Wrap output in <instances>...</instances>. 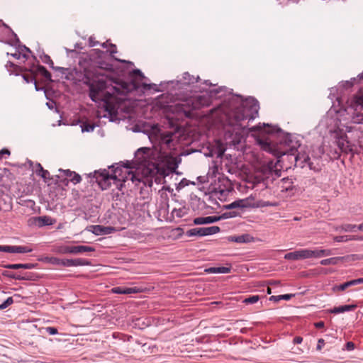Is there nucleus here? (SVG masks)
Returning <instances> with one entry per match:
<instances>
[{
  "label": "nucleus",
  "mask_w": 363,
  "mask_h": 363,
  "mask_svg": "<svg viewBox=\"0 0 363 363\" xmlns=\"http://www.w3.org/2000/svg\"><path fill=\"white\" fill-rule=\"evenodd\" d=\"M112 79L108 76L99 73L89 84V96L93 101H101L106 111L113 112L126 99L128 93L136 90L139 85L133 79L130 82H114L115 85L107 89Z\"/></svg>",
  "instance_id": "1"
},
{
  "label": "nucleus",
  "mask_w": 363,
  "mask_h": 363,
  "mask_svg": "<svg viewBox=\"0 0 363 363\" xmlns=\"http://www.w3.org/2000/svg\"><path fill=\"white\" fill-rule=\"evenodd\" d=\"M173 133L167 131L162 133L160 139V149L155 147H140L135 153L137 162L145 167L149 174L157 172L160 165L168 162L173 157L172 150L175 149Z\"/></svg>",
  "instance_id": "2"
},
{
  "label": "nucleus",
  "mask_w": 363,
  "mask_h": 363,
  "mask_svg": "<svg viewBox=\"0 0 363 363\" xmlns=\"http://www.w3.org/2000/svg\"><path fill=\"white\" fill-rule=\"evenodd\" d=\"M112 172V174H109L104 169L96 177L98 184L102 189H107L113 184L118 190H121L123 184L128 181L135 184L140 182L139 175L130 166L117 167Z\"/></svg>",
  "instance_id": "3"
},
{
  "label": "nucleus",
  "mask_w": 363,
  "mask_h": 363,
  "mask_svg": "<svg viewBox=\"0 0 363 363\" xmlns=\"http://www.w3.org/2000/svg\"><path fill=\"white\" fill-rule=\"evenodd\" d=\"M258 101L254 99L246 101L242 106L238 107L229 115V125L235 127L236 130L235 138L233 140V143L240 142V131L245 128L242 121L245 120H252L255 115L258 114L259 110Z\"/></svg>",
  "instance_id": "4"
},
{
  "label": "nucleus",
  "mask_w": 363,
  "mask_h": 363,
  "mask_svg": "<svg viewBox=\"0 0 363 363\" xmlns=\"http://www.w3.org/2000/svg\"><path fill=\"white\" fill-rule=\"evenodd\" d=\"M259 143L263 150L272 153L274 155L277 156V157H280L281 156L284 155H291L296 156L295 157L296 160L303 159V161H305V162H306V159L308 158V157H306L303 155L302 157H301L299 153L296 154V152L298 151L297 150L298 142H296L295 145L288 144L289 147H286L285 149H283L281 147H275V146L272 143L271 140L269 138H267L265 140H259Z\"/></svg>",
  "instance_id": "5"
},
{
  "label": "nucleus",
  "mask_w": 363,
  "mask_h": 363,
  "mask_svg": "<svg viewBox=\"0 0 363 363\" xmlns=\"http://www.w3.org/2000/svg\"><path fill=\"white\" fill-rule=\"evenodd\" d=\"M335 143L341 152L348 153L352 151L353 145L348 140L347 135L342 130H335L334 132Z\"/></svg>",
  "instance_id": "6"
},
{
  "label": "nucleus",
  "mask_w": 363,
  "mask_h": 363,
  "mask_svg": "<svg viewBox=\"0 0 363 363\" xmlns=\"http://www.w3.org/2000/svg\"><path fill=\"white\" fill-rule=\"evenodd\" d=\"M94 248L87 245H63L59 247L57 252L60 254H83L94 252Z\"/></svg>",
  "instance_id": "7"
},
{
  "label": "nucleus",
  "mask_w": 363,
  "mask_h": 363,
  "mask_svg": "<svg viewBox=\"0 0 363 363\" xmlns=\"http://www.w3.org/2000/svg\"><path fill=\"white\" fill-rule=\"evenodd\" d=\"M220 232L218 226H211L203 228H195L186 231V235L188 237L198 236L203 237L206 235H213Z\"/></svg>",
  "instance_id": "8"
},
{
  "label": "nucleus",
  "mask_w": 363,
  "mask_h": 363,
  "mask_svg": "<svg viewBox=\"0 0 363 363\" xmlns=\"http://www.w3.org/2000/svg\"><path fill=\"white\" fill-rule=\"evenodd\" d=\"M348 106L354 111H361L363 110V93L362 91L354 94L347 100Z\"/></svg>",
  "instance_id": "9"
},
{
  "label": "nucleus",
  "mask_w": 363,
  "mask_h": 363,
  "mask_svg": "<svg viewBox=\"0 0 363 363\" xmlns=\"http://www.w3.org/2000/svg\"><path fill=\"white\" fill-rule=\"evenodd\" d=\"M284 258L288 260H299L308 259V249H302L286 253Z\"/></svg>",
  "instance_id": "10"
},
{
  "label": "nucleus",
  "mask_w": 363,
  "mask_h": 363,
  "mask_svg": "<svg viewBox=\"0 0 363 363\" xmlns=\"http://www.w3.org/2000/svg\"><path fill=\"white\" fill-rule=\"evenodd\" d=\"M89 262L84 259H61L60 266L63 267H77L88 265Z\"/></svg>",
  "instance_id": "11"
},
{
  "label": "nucleus",
  "mask_w": 363,
  "mask_h": 363,
  "mask_svg": "<svg viewBox=\"0 0 363 363\" xmlns=\"http://www.w3.org/2000/svg\"><path fill=\"white\" fill-rule=\"evenodd\" d=\"M112 291L117 294H138L142 291L138 287H124V286H116L112 289Z\"/></svg>",
  "instance_id": "12"
},
{
  "label": "nucleus",
  "mask_w": 363,
  "mask_h": 363,
  "mask_svg": "<svg viewBox=\"0 0 363 363\" xmlns=\"http://www.w3.org/2000/svg\"><path fill=\"white\" fill-rule=\"evenodd\" d=\"M32 249L26 246L5 245L4 252L9 253H26L30 252Z\"/></svg>",
  "instance_id": "13"
},
{
  "label": "nucleus",
  "mask_w": 363,
  "mask_h": 363,
  "mask_svg": "<svg viewBox=\"0 0 363 363\" xmlns=\"http://www.w3.org/2000/svg\"><path fill=\"white\" fill-rule=\"evenodd\" d=\"M32 74L35 73H40L46 79L51 80V74L46 69V68L42 65H38L37 66H33L28 69Z\"/></svg>",
  "instance_id": "14"
},
{
  "label": "nucleus",
  "mask_w": 363,
  "mask_h": 363,
  "mask_svg": "<svg viewBox=\"0 0 363 363\" xmlns=\"http://www.w3.org/2000/svg\"><path fill=\"white\" fill-rule=\"evenodd\" d=\"M32 74L35 73H40L46 79L51 80V74L46 69V68L42 65H38L37 66H33L28 69Z\"/></svg>",
  "instance_id": "15"
},
{
  "label": "nucleus",
  "mask_w": 363,
  "mask_h": 363,
  "mask_svg": "<svg viewBox=\"0 0 363 363\" xmlns=\"http://www.w3.org/2000/svg\"><path fill=\"white\" fill-rule=\"evenodd\" d=\"M59 172H62L66 177L69 178L70 181L74 184L79 183L82 180L81 176L75 172H72L69 169L64 170L62 169H60Z\"/></svg>",
  "instance_id": "16"
},
{
  "label": "nucleus",
  "mask_w": 363,
  "mask_h": 363,
  "mask_svg": "<svg viewBox=\"0 0 363 363\" xmlns=\"http://www.w3.org/2000/svg\"><path fill=\"white\" fill-rule=\"evenodd\" d=\"M35 224L39 227L45 225H52L55 223V220L50 216H39L35 218Z\"/></svg>",
  "instance_id": "17"
},
{
  "label": "nucleus",
  "mask_w": 363,
  "mask_h": 363,
  "mask_svg": "<svg viewBox=\"0 0 363 363\" xmlns=\"http://www.w3.org/2000/svg\"><path fill=\"white\" fill-rule=\"evenodd\" d=\"M357 308V305H344L337 307H334L328 311L330 313H341L347 311H354Z\"/></svg>",
  "instance_id": "18"
},
{
  "label": "nucleus",
  "mask_w": 363,
  "mask_h": 363,
  "mask_svg": "<svg viewBox=\"0 0 363 363\" xmlns=\"http://www.w3.org/2000/svg\"><path fill=\"white\" fill-rule=\"evenodd\" d=\"M192 101V106L194 109L199 108L201 106H207V99L205 96H198L196 97H194L191 99Z\"/></svg>",
  "instance_id": "19"
},
{
  "label": "nucleus",
  "mask_w": 363,
  "mask_h": 363,
  "mask_svg": "<svg viewBox=\"0 0 363 363\" xmlns=\"http://www.w3.org/2000/svg\"><path fill=\"white\" fill-rule=\"evenodd\" d=\"M248 206H249V204L247 202V199H241V200L235 201L234 202L228 204V206H226V208H228V209H233V208H247Z\"/></svg>",
  "instance_id": "20"
},
{
  "label": "nucleus",
  "mask_w": 363,
  "mask_h": 363,
  "mask_svg": "<svg viewBox=\"0 0 363 363\" xmlns=\"http://www.w3.org/2000/svg\"><path fill=\"white\" fill-rule=\"evenodd\" d=\"M34 265L33 264H9L5 265L4 267L9 269H33Z\"/></svg>",
  "instance_id": "21"
},
{
  "label": "nucleus",
  "mask_w": 363,
  "mask_h": 363,
  "mask_svg": "<svg viewBox=\"0 0 363 363\" xmlns=\"http://www.w3.org/2000/svg\"><path fill=\"white\" fill-rule=\"evenodd\" d=\"M345 259L344 257H331L328 259H322L320 261L321 265H335L337 264L340 261H342Z\"/></svg>",
  "instance_id": "22"
},
{
  "label": "nucleus",
  "mask_w": 363,
  "mask_h": 363,
  "mask_svg": "<svg viewBox=\"0 0 363 363\" xmlns=\"http://www.w3.org/2000/svg\"><path fill=\"white\" fill-rule=\"evenodd\" d=\"M94 230L93 233L97 235H106L111 233V228L104 227L101 225H94L93 226Z\"/></svg>",
  "instance_id": "23"
},
{
  "label": "nucleus",
  "mask_w": 363,
  "mask_h": 363,
  "mask_svg": "<svg viewBox=\"0 0 363 363\" xmlns=\"http://www.w3.org/2000/svg\"><path fill=\"white\" fill-rule=\"evenodd\" d=\"M35 173L40 176L44 179H48L50 176V173L48 170L43 169L42 165L40 163L36 164Z\"/></svg>",
  "instance_id": "24"
},
{
  "label": "nucleus",
  "mask_w": 363,
  "mask_h": 363,
  "mask_svg": "<svg viewBox=\"0 0 363 363\" xmlns=\"http://www.w3.org/2000/svg\"><path fill=\"white\" fill-rule=\"evenodd\" d=\"M184 83L186 84H194L198 82L199 77L191 75L189 72H184L182 76Z\"/></svg>",
  "instance_id": "25"
},
{
  "label": "nucleus",
  "mask_w": 363,
  "mask_h": 363,
  "mask_svg": "<svg viewBox=\"0 0 363 363\" xmlns=\"http://www.w3.org/2000/svg\"><path fill=\"white\" fill-rule=\"evenodd\" d=\"M351 121L353 123L363 124V113H360V111H354Z\"/></svg>",
  "instance_id": "26"
},
{
  "label": "nucleus",
  "mask_w": 363,
  "mask_h": 363,
  "mask_svg": "<svg viewBox=\"0 0 363 363\" xmlns=\"http://www.w3.org/2000/svg\"><path fill=\"white\" fill-rule=\"evenodd\" d=\"M24 50L26 52L21 53L20 52H16L15 53L12 54L11 55L18 60H23V61L27 60L29 57V53H30V50L24 46Z\"/></svg>",
  "instance_id": "27"
},
{
  "label": "nucleus",
  "mask_w": 363,
  "mask_h": 363,
  "mask_svg": "<svg viewBox=\"0 0 363 363\" xmlns=\"http://www.w3.org/2000/svg\"><path fill=\"white\" fill-rule=\"evenodd\" d=\"M358 238L355 235H341V236H335L333 240L335 242H347L350 240H357Z\"/></svg>",
  "instance_id": "28"
},
{
  "label": "nucleus",
  "mask_w": 363,
  "mask_h": 363,
  "mask_svg": "<svg viewBox=\"0 0 363 363\" xmlns=\"http://www.w3.org/2000/svg\"><path fill=\"white\" fill-rule=\"evenodd\" d=\"M355 285H356L355 279H353V280L347 281L345 283H343V284H340L339 286H335L334 289L335 290H338V291H345L348 287H350V286H355Z\"/></svg>",
  "instance_id": "29"
},
{
  "label": "nucleus",
  "mask_w": 363,
  "mask_h": 363,
  "mask_svg": "<svg viewBox=\"0 0 363 363\" xmlns=\"http://www.w3.org/2000/svg\"><path fill=\"white\" fill-rule=\"evenodd\" d=\"M274 165L273 162L269 161L267 162V164H262L260 167V172L263 173L264 174H268L269 173L272 172L273 169Z\"/></svg>",
  "instance_id": "30"
},
{
  "label": "nucleus",
  "mask_w": 363,
  "mask_h": 363,
  "mask_svg": "<svg viewBox=\"0 0 363 363\" xmlns=\"http://www.w3.org/2000/svg\"><path fill=\"white\" fill-rule=\"evenodd\" d=\"M212 220H211L210 216L207 217H198L194 218V223L195 225H203L207 223H211Z\"/></svg>",
  "instance_id": "31"
},
{
  "label": "nucleus",
  "mask_w": 363,
  "mask_h": 363,
  "mask_svg": "<svg viewBox=\"0 0 363 363\" xmlns=\"http://www.w3.org/2000/svg\"><path fill=\"white\" fill-rule=\"evenodd\" d=\"M323 252L322 249L321 250L316 249L314 250L308 249V259L312 258V257L319 258V257H323V252Z\"/></svg>",
  "instance_id": "32"
},
{
  "label": "nucleus",
  "mask_w": 363,
  "mask_h": 363,
  "mask_svg": "<svg viewBox=\"0 0 363 363\" xmlns=\"http://www.w3.org/2000/svg\"><path fill=\"white\" fill-rule=\"evenodd\" d=\"M357 226L358 225H356L345 224L336 228V230H342L345 232L354 231L355 229L357 228Z\"/></svg>",
  "instance_id": "33"
},
{
  "label": "nucleus",
  "mask_w": 363,
  "mask_h": 363,
  "mask_svg": "<svg viewBox=\"0 0 363 363\" xmlns=\"http://www.w3.org/2000/svg\"><path fill=\"white\" fill-rule=\"evenodd\" d=\"M44 261L53 265L60 266L61 259L55 257H46L44 258Z\"/></svg>",
  "instance_id": "34"
},
{
  "label": "nucleus",
  "mask_w": 363,
  "mask_h": 363,
  "mask_svg": "<svg viewBox=\"0 0 363 363\" xmlns=\"http://www.w3.org/2000/svg\"><path fill=\"white\" fill-rule=\"evenodd\" d=\"M259 299V296L257 295L251 296L248 298H245L243 302L247 304H252L257 303Z\"/></svg>",
  "instance_id": "35"
},
{
  "label": "nucleus",
  "mask_w": 363,
  "mask_h": 363,
  "mask_svg": "<svg viewBox=\"0 0 363 363\" xmlns=\"http://www.w3.org/2000/svg\"><path fill=\"white\" fill-rule=\"evenodd\" d=\"M278 203L277 202L263 201H260L256 204V207H264V206H277Z\"/></svg>",
  "instance_id": "36"
},
{
  "label": "nucleus",
  "mask_w": 363,
  "mask_h": 363,
  "mask_svg": "<svg viewBox=\"0 0 363 363\" xmlns=\"http://www.w3.org/2000/svg\"><path fill=\"white\" fill-rule=\"evenodd\" d=\"M81 127L82 132H91L94 129V125L88 123H84Z\"/></svg>",
  "instance_id": "37"
},
{
  "label": "nucleus",
  "mask_w": 363,
  "mask_h": 363,
  "mask_svg": "<svg viewBox=\"0 0 363 363\" xmlns=\"http://www.w3.org/2000/svg\"><path fill=\"white\" fill-rule=\"evenodd\" d=\"M131 77L132 78H139L140 79H143V78H145V76L143 75V74L142 73V72L140 70V69H134L131 74Z\"/></svg>",
  "instance_id": "38"
},
{
  "label": "nucleus",
  "mask_w": 363,
  "mask_h": 363,
  "mask_svg": "<svg viewBox=\"0 0 363 363\" xmlns=\"http://www.w3.org/2000/svg\"><path fill=\"white\" fill-rule=\"evenodd\" d=\"M13 303V300L12 297H9L6 301L3 303H0V309H4L11 305Z\"/></svg>",
  "instance_id": "39"
},
{
  "label": "nucleus",
  "mask_w": 363,
  "mask_h": 363,
  "mask_svg": "<svg viewBox=\"0 0 363 363\" xmlns=\"http://www.w3.org/2000/svg\"><path fill=\"white\" fill-rule=\"evenodd\" d=\"M230 272V268L227 267H217V273L219 274H227Z\"/></svg>",
  "instance_id": "40"
},
{
  "label": "nucleus",
  "mask_w": 363,
  "mask_h": 363,
  "mask_svg": "<svg viewBox=\"0 0 363 363\" xmlns=\"http://www.w3.org/2000/svg\"><path fill=\"white\" fill-rule=\"evenodd\" d=\"M45 330L50 335H55L58 333L57 329L54 327H47Z\"/></svg>",
  "instance_id": "41"
},
{
  "label": "nucleus",
  "mask_w": 363,
  "mask_h": 363,
  "mask_svg": "<svg viewBox=\"0 0 363 363\" xmlns=\"http://www.w3.org/2000/svg\"><path fill=\"white\" fill-rule=\"evenodd\" d=\"M23 79L27 83L34 82L36 84L35 77L33 75L24 74Z\"/></svg>",
  "instance_id": "42"
},
{
  "label": "nucleus",
  "mask_w": 363,
  "mask_h": 363,
  "mask_svg": "<svg viewBox=\"0 0 363 363\" xmlns=\"http://www.w3.org/2000/svg\"><path fill=\"white\" fill-rule=\"evenodd\" d=\"M43 62L46 64H48L51 67H53V62L50 56L45 55Z\"/></svg>",
  "instance_id": "43"
},
{
  "label": "nucleus",
  "mask_w": 363,
  "mask_h": 363,
  "mask_svg": "<svg viewBox=\"0 0 363 363\" xmlns=\"http://www.w3.org/2000/svg\"><path fill=\"white\" fill-rule=\"evenodd\" d=\"M279 296H280V300L283 299V300L289 301L292 297L294 296V294H284V295H279Z\"/></svg>",
  "instance_id": "44"
},
{
  "label": "nucleus",
  "mask_w": 363,
  "mask_h": 363,
  "mask_svg": "<svg viewBox=\"0 0 363 363\" xmlns=\"http://www.w3.org/2000/svg\"><path fill=\"white\" fill-rule=\"evenodd\" d=\"M11 154L10 151L8 149H3L0 151V160L3 157L4 155H6L7 156H9Z\"/></svg>",
  "instance_id": "45"
},
{
  "label": "nucleus",
  "mask_w": 363,
  "mask_h": 363,
  "mask_svg": "<svg viewBox=\"0 0 363 363\" xmlns=\"http://www.w3.org/2000/svg\"><path fill=\"white\" fill-rule=\"evenodd\" d=\"M324 345H325L324 340L319 339L318 341V345H317V350H320L322 349V347L324 346Z\"/></svg>",
  "instance_id": "46"
},
{
  "label": "nucleus",
  "mask_w": 363,
  "mask_h": 363,
  "mask_svg": "<svg viewBox=\"0 0 363 363\" xmlns=\"http://www.w3.org/2000/svg\"><path fill=\"white\" fill-rule=\"evenodd\" d=\"M232 240L235 241L236 242H245L244 236L234 237V238H232Z\"/></svg>",
  "instance_id": "47"
},
{
  "label": "nucleus",
  "mask_w": 363,
  "mask_h": 363,
  "mask_svg": "<svg viewBox=\"0 0 363 363\" xmlns=\"http://www.w3.org/2000/svg\"><path fill=\"white\" fill-rule=\"evenodd\" d=\"M16 66L11 62H8L6 65V67L9 72H12L11 68H15Z\"/></svg>",
  "instance_id": "48"
},
{
  "label": "nucleus",
  "mask_w": 363,
  "mask_h": 363,
  "mask_svg": "<svg viewBox=\"0 0 363 363\" xmlns=\"http://www.w3.org/2000/svg\"><path fill=\"white\" fill-rule=\"evenodd\" d=\"M303 341V338L300 336H296L294 339V344H301Z\"/></svg>",
  "instance_id": "49"
},
{
  "label": "nucleus",
  "mask_w": 363,
  "mask_h": 363,
  "mask_svg": "<svg viewBox=\"0 0 363 363\" xmlns=\"http://www.w3.org/2000/svg\"><path fill=\"white\" fill-rule=\"evenodd\" d=\"M322 252H323V257L330 256L333 254L332 250H323Z\"/></svg>",
  "instance_id": "50"
},
{
  "label": "nucleus",
  "mask_w": 363,
  "mask_h": 363,
  "mask_svg": "<svg viewBox=\"0 0 363 363\" xmlns=\"http://www.w3.org/2000/svg\"><path fill=\"white\" fill-rule=\"evenodd\" d=\"M346 346H347V349L348 350H352L354 349V345L352 342H348L347 344H346Z\"/></svg>",
  "instance_id": "51"
},
{
  "label": "nucleus",
  "mask_w": 363,
  "mask_h": 363,
  "mask_svg": "<svg viewBox=\"0 0 363 363\" xmlns=\"http://www.w3.org/2000/svg\"><path fill=\"white\" fill-rule=\"evenodd\" d=\"M206 272L208 273H217V267H210L206 269Z\"/></svg>",
  "instance_id": "52"
},
{
  "label": "nucleus",
  "mask_w": 363,
  "mask_h": 363,
  "mask_svg": "<svg viewBox=\"0 0 363 363\" xmlns=\"http://www.w3.org/2000/svg\"><path fill=\"white\" fill-rule=\"evenodd\" d=\"M315 327L316 328H322L324 327V323L323 321H319L315 323Z\"/></svg>",
  "instance_id": "53"
},
{
  "label": "nucleus",
  "mask_w": 363,
  "mask_h": 363,
  "mask_svg": "<svg viewBox=\"0 0 363 363\" xmlns=\"http://www.w3.org/2000/svg\"><path fill=\"white\" fill-rule=\"evenodd\" d=\"M269 300L274 301H280V296H272L269 298Z\"/></svg>",
  "instance_id": "54"
},
{
  "label": "nucleus",
  "mask_w": 363,
  "mask_h": 363,
  "mask_svg": "<svg viewBox=\"0 0 363 363\" xmlns=\"http://www.w3.org/2000/svg\"><path fill=\"white\" fill-rule=\"evenodd\" d=\"M110 52L111 54L116 52V46L115 45H113V44L111 45Z\"/></svg>",
  "instance_id": "55"
},
{
  "label": "nucleus",
  "mask_w": 363,
  "mask_h": 363,
  "mask_svg": "<svg viewBox=\"0 0 363 363\" xmlns=\"http://www.w3.org/2000/svg\"><path fill=\"white\" fill-rule=\"evenodd\" d=\"M356 285L363 284V277L355 279Z\"/></svg>",
  "instance_id": "56"
},
{
  "label": "nucleus",
  "mask_w": 363,
  "mask_h": 363,
  "mask_svg": "<svg viewBox=\"0 0 363 363\" xmlns=\"http://www.w3.org/2000/svg\"><path fill=\"white\" fill-rule=\"evenodd\" d=\"M210 217H211V220H212L211 223H214L220 219L219 217H216V216H210Z\"/></svg>",
  "instance_id": "57"
},
{
  "label": "nucleus",
  "mask_w": 363,
  "mask_h": 363,
  "mask_svg": "<svg viewBox=\"0 0 363 363\" xmlns=\"http://www.w3.org/2000/svg\"><path fill=\"white\" fill-rule=\"evenodd\" d=\"M234 215H232L231 213H225L223 214V217L228 218V217H233Z\"/></svg>",
  "instance_id": "58"
},
{
  "label": "nucleus",
  "mask_w": 363,
  "mask_h": 363,
  "mask_svg": "<svg viewBox=\"0 0 363 363\" xmlns=\"http://www.w3.org/2000/svg\"><path fill=\"white\" fill-rule=\"evenodd\" d=\"M357 229H358V230H359L363 231V223H362V224L359 225L357 226Z\"/></svg>",
  "instance_id": "59"
},
{
  "label": "nucleus",
  "mask_w": 363,
  "mask_h": 363,
  "mask_svg": "<svg viewBox=\"0 0 363 363\" xmlns=\"http://www.w3.org/2000/svg\"><path fill=\"white\" fill-rule=\"evenodd\" d=\"M350 257L352 258L353 260H354L355 259H358L359 258L358 257L359 255H352Z\"/></svg>",
  "instance_id": "60"
},
{
  "label": "nucleus",
  "mask_w": 363,
  "mask_h": 363,
  "mask_svg": "<svg viewBox=\"0 0 363 363\" xmlns=\"http://www.w3.org/2000/svg\"><path fill=\"white\" fill-rule=\"evenodd\" d=\"M5 245H0V252H4Z\"/></svg>",
  "instance_id": "61"
},
{
  "label": "nucleus",
  "mask_w": 363,
  "mask_h": 363,
  "mask_svg": "<svg viewBox=\"0 0 363 363\" xmlns=\"http://www.w3.org/2000/svg\"><path fill=\"white\" fill-rule=\"evenodd\" d=\"M267 293L268 294H270L272 293V289H271V288H270V287H267Z\"/></svg>",
  "instance_id": "62"
},
{
  "label": "nucleus",
  "mask_w": 363,
  "mask_h": 363,
  "mask_svg": "<svg viewBox=\"0 0 363 363\" xmlns=\"http://www.w3.org/2000/svg\"><path fill=\"white\" fill-rule=\"evenodd\" d=\"M355 236H356L357 238H359V239H357V240H363V236H362V237H359V236H357V235H355Z\"/></svg>",
  "instance_id": "63"
},
{
  "label": "nucleus",
  "mask_w": 363,
  "mask_h": 363,
  "mask_svg": "<svg viewBox=\"0 0 363 363\" xmlns=\"http://www.w3.org/2000/svg\"><path fill=\"white\" fill-rule=\"evenodd\" d=\"M267 127H268L269 130H267V132L271 133L272 131V128L269 127L268 125H267Z\"/></svg>",
  "instance_id": "64"
}]
</instances>
